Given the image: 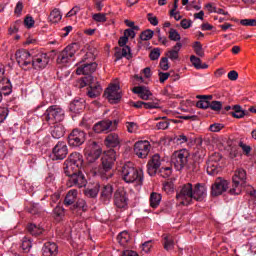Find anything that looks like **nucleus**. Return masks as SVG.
<instances>
[{
	"mask_svg": "<svg viewBox=\"0 0 256 256\" xmlns=\"http://www.w3.org/2000/svg\"><path fill=\"white\" fill-rule=\"evenodd\" d=\"M207 197V188L205 185L196 184L194 188H192V199L195 201H203Z\"/></svg>",
	"mask_w": 256,
	"mask_h": 256,
	"instance_id": "b1692460",
	"label": "nucleus"
},
{
	"mask_svg": "<svg viewBox=\"0 0 256 256\" xmlns=\"http://www.w3.org/2000/svg\"><path fill=\"white\" fill-rule=\"evenodd\" d=\"M122 179L125 183H134L135 187L141 189L143 185V170L133 167L131 162L122 167Z\"/></svg>",
	"mask_w": 256,
	"mask_h": 256,
	"instance_id": "f257e3e1",
	"label": "nucleus"
},
{
	"mask_svg": "<svg viewBox=\"0 0 256 256\" xmlns=\"http://www.w3.org/2000/svg\"><path fill=\"white\" fill-rule=\"evenodd\" d=\"M63 215H65V211L63 209V207L61 206H56L54 208V217L57 221L61 220V217H63Z\"/></svg>",
	"mask_w": 256,
	"mask_h": 256,
	"instance_id": "09e8293b",
	"label": "nucleus"
},
{
	"mask_svg": "<svg viewBox=\"0 0 256 256\" xmlns=\"http://www.w3.org/2000/svg\"><path fill=\"white\" fill-rule=\"evenodd\" d=\"M197 98L200 99V101L196 103L198 109H209L210 104L209 101H207V96H197Z\"/></svg>",
	"mask_w": 256,
	"mask_h": 256,
	"instance_id": "ea45409f",
	"label": "nucleus"
},
{
	"mask_svg": "<svg viewBox=\"0 0 256 256\" xmlns=\"http://www.w3.org/2000/svg\"><path fill=\"white\" fill-rule=\"evenodd\" d=\"M76 50L73 45L67 46L58 56L57 63L58 65H66L71 61V58L75 55Z\"/></svg>",
	"mask_w": 256,
	"mask_h": 256,
	"instance_id": "a211bd4d",
	"label": "nucleus"
},
{
	"mask_svg": "<svg viewBox=\"0 0 256 256\" xmlns=\"http://www.w3.org/2000/svg\"><path fill=\"white\" fill-rule=\"evenodd\" d=\"M219 161H221V156L219 154H214L209 157L206 171L208 175H217L221 168H219Z\"/></svg>",
	"mask_w": 256,
	"mask_h": 256,
	"instance_id": "f3484780",
	"label": "nucleus"
},
{
	"mask_svg": "<svg viewBox=\"0 0 256 256\" xmlns=\"http://www.w3.org/2000/svg\"><path fill=\"white\" fill-rule=\"evenodd\" d=\"M157 129H169V122L167 120L160 121L156 124Z\"/></svg>",
	"mask_w": 256,
	"mask_h": 256,
	"instance_id": "338daca9",
	"label": "nucleus"
},
{
	"mask_svg": "<svg viewBox=\"0 0 256 256\" xmlns=\"http://www.w3.org/2000/svg\"><path fill=\"white\" fill-rule=\"evenodd\" d=\"M154 32L153 30H146L141 33L140 39L142 41H150V39H153Z\"/></svg>",
	"mask_w": 256,
	"mask_h": 256,
	"instance_id": "de8ad7c7",
	"label": "nucleus"
},
{
	"mask_svg": "<svg viewBox=\"0 0 256 256\" xmlns=\"http://www.w3.org/2000/svg\"><path fill=\"white\" fill-rule=\"evenodd\" d=\"M120 144H121V138H119V134L117 133H110L105 138L106 147H119Z\"/></svg>",
	"mask_w": 256,
	"mask_h": 256,
	"instance_id": "cd10ccee",
	"label": "nucleus"
},
{
	"mask_svg": "<svg viewBox=\"0 0 256 256\" xmlns=\"http://www.w3.org/2000/svg\"><path fill=\"white\" fill-rule=\"evenodd\" d=\"M76 207L80 211H87V202H85V200H83V199H80V200H78Z\"/></svg>",
	"mask_w": 256,
	"mask_h": 256,
	"instance_id": "680f3d73",
	"label": "nucleus"
},
{
	"mask_svg": "<svg viewBox=\"0 0 256 256\" xmlns=\"http://www.w3.org/2000/svg\"><path fill=\"white\" fill-rule=\"evenodd\" d=\"M127 203V192L125 190H117L114 194V205L118 209H126Z\"/></svg>",
	"mask_w": 256,
	"mask_h": 256,
	"instance_id": "4be33fe9",
	"label": "nucleus"
},
{
	"mask_svg": "<svg viewBox=\"0 0 256 256\" xmlns=\"http://www.w3.org/2000/svg\"><path fill=\"white\" fill-rule=\"evenodd\" d=\"M85 109V100L80 99V100H74L70 104V111L72 113H79L80 111H83Z\"/></svg>",
	"mask_w": 256,
	"mask_h": 256,
	"instance_id": "2f4dec72",
	"label": "nucleus"
},
{
	"mask_svg": "<svg viewBox=\"0 0 256 256\" xmlns=\"http://www.w3.org/2000/svg\"><path fill=\"white\" fill-rule=\"evenodd\" d=\"M160 68L163 71H167L169 69V59L168 58H162L160 61Z\"/></svg>",
	"mask_w": 256,
	"mask_h": 256,
	"instance_id": "0e129e2a",
	"label": "nucleus"
},
{
	"mask_svg": "<svg viewBox=\"0 0 256 256\" xmlns=\"http://www.w3.org/2000/svg\"><path fill=\"white\" fill-rule=\"evenodd\" d=\"M64 173H71V171H79L83 167V155L78 152L72 153L65 162Z\"/></svg>",
	"mask_w": 256,
	"mask_h": 256,
	"instance_id": "20e7f679",
	"label": "nucleus"
},
{
	"mask_svg": "<svg viewBox=\"0 0 256 256\" xmlns=\"http://www.w3.org/2000/svg\"><path fill=\"white\" fill-rule=\"evenodd\" d=\"M161 194L154 192L150 195V206L153 207V209H157L159 207V204L161 203Z\"/></svg>",
	"mask_w": 256,
	"mask_h": 256,
	"instance_id": "4c0bfd02",
	"label": "nucleus"
},
{
	"mask_svg": "<svg viewBox=\"0 0 256 256\" xmlns=\"http://www.w3.org/2000/svg\"><path fill=\"white\" fill-rule=\"evenodd\" d=\"M80 85L81 87H86V85H89L90 89L88 90V97L91 99H95V97H99V95L103 93L101 84L97 82L93 76H85Z\"/></svg>",
	"mask_w": 256,
	"mask_h": 256,
	"instance_id": "7ed1b4c3",
	"label": "nucleus"
},
{
	"mask_svg": "<svg viewBox=\"0 0 256 256\" xmlns=\"http://www.w3.org/2000/svg\"><path fill=\"white\" fill-rule=\"evenodd\" d=\"M122 47V50H117L115 52L116 61L123 59V57H125L126 59H131V48L129 46Z\"/></svg>",
	"mask_w": 256,
	"mask_h": 256,
	"instance_id": "c756f323",
	"label": "nucleus"
},
{
	"mask_svg": "<svg viewBox=\"0 0 256 256\" xmlns=\"http://www.w3.org/2000/svg\"><path fill=\"white\" fill-rule=\"evenodd\" d=\"M161 57V50L159 48H155L150 52V59L152 61H157Z\"/></svg>",
	"mask_w": 256,
	"mask_h": 256,
	"instance_id": "864d4df0",
	"label": "nucleus"
},
{
	"mask_svg": "<svg viewBox=\"0 0 256 256\" xmlns=\"http://www.w3.org/2000/svg\"><path fill=\"white\" fill-rule=\"evenodd\" d=\"M51 134L54 139H61L65 135V128L63 125L57 124L53 127Z\"/></svg>",
	"mask_w": 256,
	"mask_h": 256,
	"instance_id": "72a5a7b5",
	"label": "nucleus"
},
{
	"mask_svg": "<svg viewBox=\"0 0 256 256\" xmlns=\"http://www.w3.org/2000/svg\"><path fill=\"white\" fill-rule=\"evenodd\" d=\"M77 195H78V192L76 189L70 190L64 199L65 205H73L77 200Z\"/></svg>",
	"mask_w": 256,
	"mask_h": 256,
	"instance_id": "f704fd0d",
	"label": "nucleus"
},
{
	"mask_svg": "<svg viewBox=\"0 0 256 256\" xmlns=\"http://www.w3.org/2000/svg\"><path fill=\"white\" fill-rule=\"evenodd\" d=\"M59 248L55 242H46L42 248L43 256H55L57 255Z\"/></svg>",
	"mask_w": 256,
	"mask_h": 256,
	"instance_id": "bb28decb",
	"label": "nucleus"
},
{
	"mask_svg": "<svg viewBox=\"0 0 256 256\" xmlns=\"http://www.w3.org/2000/svg\"><path fill=\"white\" fill-rule=\"evenodd\" d=\"M86 197H91L92 199L99 195V185H96L94 188H87L84 191Z\"/></svg>",
	"mask_w": 256,
	"mask_h": 256,
	"instance_id": "79ce46f5",
	"label": "nucleus"
},
{
	"mask_svg": "<svg viewBox=\"0 0 256 256\" xmlns=\"http://www.w3.org/2000/svg\"><path fill=\"white\" fill-rule=\"evenodd\" d=\"M97 70V63L92 62V63H85V64H80V66L76 70L77 75H86V77H93L91 73H95Z\"/></svg>",
	"mask_w": 256,
	"mask_h": 256,
	"instance_id": "5701e85b",
	"label": "nucleus"
},
{
	"mask_svg": "<svg viewBox=\"0 0 256 256\" xmlns=\"http://www.w3.org/2000/svg\"><path fill=\"white\" fill-rule=\"evenodd\" d=\"M87 134L83 130L74 129L72 133L68 136V143L70 147H81L85 143Z\"/></svg>",
	"mask_w": 256,
	"mask_h": 256,
	"instance_id": "9d476101",
	"label": "nucleus"
},
{
	"mask_svg": "<svg viewBox=\"0 0 256 256\" xmlns=\"http://www.w3.org/2000/svg\"><path fill=\"white\" fill-rule=\"evenodd\" d=\"M163 190L166 193H173V191H174L173 184H171L169 182L165 183L164 186H163Z\"/></svg>",
	"mask_w": 256,
	"mask_h": 256,
	"instance_id": "774afa93",
	"label": "nucleus"
},
{
	"mask_svg": "<svg viewBox=\"0 0 256 256\" xmlns=\"http://www.w3.org/2000/svg\"><path fill=\"white\" fill-rule=\"evenodd\" d=\"M68 153L67 144L65 142H58L52 150V157L54 160L59 161L65 159Z\"/></svg>",
	"mask_w": 256,
	"mask_h": 256,
	"instance_id": "dca6fc26",
	"label": "nucleus"
},
{
	"mask_svg": "<svg viewBox=\"0 0 256 256\" xmlns=\"http://www.w3.org/2000/svg\"><path fill=\"white\" fill-rule=\"evenodd\" d=\"M125 127L129 133L135 134L139 132V124L137 122H126Z\"/></svg>",
	"mask_w": 256,
	"mask_h": 256,
	"instance_id": "a19ab883",
	"label": "nucleus"
},
{
	"mask_svg": "<svg viewBox=\"0 0 256 256\" xmlns=\"http://www.w3.org/2000/svg\"><path fill=\"white\" fill-rule=\"evenodd\" d=\"M22 249L23 251H25V253H29V251H31V247H33V244L31 243V240H29L28 238H24L22 240Z\"/></svg>",
	"mask_w": 256,
	"mask_h": 256,
	"instance_id": "8fccbe9b",
	"label": "nucleus"
},
{
	"mask_svg": "<svg viewBox=\"0 0 256 256\" xmlns=\"http://www.w3.org/2000/svg\"><path fill=\"white\" fill-rule=\"evenodd\" d=\"M68 178L67 185L69 187H85L87 185V180L81 170H72L70 173H65Z\"/></svg>",
	"mask_w": 256,
	"mask_h": 256,
	"instance_id": "6e6552de",
	"label": "nucleus"
},
{
	"mask_svg": "<svg viewBox=\"0 0 256 256\" xmlns=\"http://www.w3.org/2000/svg\"><path fill=\"white\" fill-rule=\"evenodd\" d=\"M162 238H163L164 249L166 251H173L175 247V241L173 240V236L169 234H164Z\"/></svg>",
	"mask_w": 256,
	"mask_h": 256,
	"instance_id": "7c9ffc66",
	"label": "nucleus"
},
{
	"mask_svg": "<svg viewBox=\"0 0 256 256\" xmlns=\"http://www.w3.org/2000/svg\"><path fill=\"white\" fill-rule=\"evenodd\" d=\"M163 163L164 161L161 159V156L159 154H154L147 164L148 174L153 177V175L157 173V169H159Z\"/></svg>",
	"mask_w": 256,
	"mask_h": 256,
	"instance_id": "aec40b11",
	"label": "nucleus"
},
{
	"mask_svg": "<svg viewBox=\"0 0 256 256\" xmlns=\"http://www.w3.org/2000/svg\"><path fill=\"white\" fill-rule=\"evenodd\" d=\"M144 109H159V102H144Z\"/></svg>",
	"mask_w": 256,
	"mask_h": 256,
	"instance_id": "6e6d98bb",
	"label": "nucleus"
},
{
	"mask_svg": "<svg viewBox=\"0 0 256 256\" xmlns=\"http://www.w3.org/2000/svg\"><path fill=\"white\" fill-rule=\"evenodd\" d=\"M176 199L180 205H191V201H193V184L187 183L183 185L177 193Z\"/></svg>",
	"mask_w": 256,
	"mask_h": 256,
	"instance_id": "0eeeda50",
	"label": "nucleus"
},
{
	"mask_svg": "<svg viewBox=\"0 0 256 256\" xmlns=\"http://www.w3.org/2000/svg\"><path fill=\"white\" fill-rule=\"evenodd\" d=\"M247 183V172L243 168L235 170L232 177V187L230 189V195H241L243 187Z\"/></svg>",
	"mask_w": 256,
	"mask_h": 256,
	"instance_id": "f03ea898",
	"label": "nucleus"
},
{
	"mask_svg": "<svg viewBox=\"0 0 256 256\" xmlns=\"http://www.w3.org/2000/svg\"><path fill=\"white\" fill-rule=\"evenodd\" d=\"M171 173H173L171 166H162L160 169V175L167 179V177H171Z\"/></svg>",
	"mask_w": 256,
	"mask_h": 256,
	"instance_id": "49530a36",
	"label": "nucleus"
},
{
	"mask_svg": "<svg viewBox=\"0 0 256 256\" xmlns=\"http://www.w3.org/2000/svg\"><path fill=\"white\" fill-rule=\"evenodd\" d=\"M105 96L107 97L109 103H119V101H121V91L119 85H110L105 91Z\"/></svg>",
	"mask_w": 256,
	"mask_h": 256,
	"instance_id": "4468645a",
	"label": "nucleus"
},
{
	"mask_svg": "<svg viewBox=\"0 0 256 256\" xmlns=\"http://www.w3.org/2000/svg\"><path fill=\"white\" fill-rule=\"evenodd\" d=\"M222 107L223 103H221V101H212L210 103V109H212V111H221Z\"/></svg>",
	"mask_w": 256,
	"mask_h": 256,
	"instance_id": "5fc2aeb1",
	"label": "nucleus"
},
{
	"mask_svg": "<svg viewBox=\"0 0 256 256\" xmlns=\"http://www.w3.org/2000/svg\"><path fill=\"white\" fill-rule=\"evenodd\" d=\"M0 89L3 95H10L12 91L11 81H9L7 78H2L0 81Z\"/></svg>",
	"mask_w": 256,
	"mask_h": 256,
	"instance_id": "473e14b6",
	"label": "nucleus"
},
{
	"mask_svg": "<svg viewBox=\"0 0 256 256\" xmlns=\"http://www.w3.org/2000/svg\"><path fill=\"white\" fill-rule=\"evenodd\" d=\"M119 120H102L96 123L93 127L95 133H109L111 131H117Z\"/></svg>",
	"mask_w": 256,
	"mask_h": 256,
	"instance_id": "1a4fd4ad",
	"label": "nucleus"
},
{
	"mask_svg": "<svg viewBox=\"0 0 256 256\" xmlns=\"http://www.w3.org/2000/svg\"><path fill=\"white\" fill-rule=\"evenodd\" d=\"M100 199L103 203H109L113 199V186L111 184L104 185L100 192Z\"/></svg>",
	"mask_w": 256,
	"mask_h": 256,
	"instance_id": "393cba45",
	"label": "nucleus"
},
{
	"mask_svg": "<svg viewBox=\"0 0 256 256\" xmlns=\"http://www.w3.org/2000/svg\"><path fill=\"white\" fill-rule=\"evenodd\" d=\"M230 115L235 117V119H243L245 117V111L239 105H235L232 107V111H230Z\"/></svg>",
	"mask_w": 256,
	"mask_h": 256,
	"instance_id": "e433bc0d",
	"label": "nucleus"
},
{
	"mask_svg": "<svg viewBox=\"0 0 256 256\" xmlns=\"http://www.w3.org/2000/svg\"><path fill=\"white\" fill-rule=\"evenodd\" d=\"M190 61L196 69H199L201 67V59H199L198 57L191 56Z\"/></svg>",
	"mask_w": 256,
	"mask_h": 256,
	"instance_id": "052dcab7",
	"label": "nucleus"
},
{
	"mask_svg": "<svg viewBox=\"0 0 256 256\" xmlns=\"http://www.w3.org/2000/svg\"><path fill=\"white\" fill-rule=\"evenodd\" d=\"M9 115V110L7 108H0V123H3Z\"/></svg>",
	"mask_w": 256,
	"mask_h": 256,
	"instance_id": "bf43d9fd",
	"label": "nucleus"
},
{
	"mask_svg": "<svg viewBox=\"0 0 256 256\" xmlns=\"http://www.w3.org/2000/svg\"><path fill=\"white\" fill-rule=\"evenodd\" d=\"M61 19H63V15L61 14V11L57 8L52 10L49 16L50 23H59Z\"/></svg>",
	"mask_w": 256,
	"mask_h": 256,
	"instance_id": "58836bf2",
	"label": "nucleus"
},
{
	"mask_svg": "<svg viewBox=\"0 0 256 256\" xmlns=\"http://www.w3.org/2000/svg\"><path fill=\"white\" fill-rule=\"evenodd\" d=\"M115 160H116L115 150L110 149L107 152H105L102 156V167L104 171H109V169L113 167Z\"/></svg>",
	"mask_w": 256,
	"mask_h": 256,
	"instance_id": "412c9836",
	"label": "nucleus"
},
{
	"mask_svg": "<svg viewBox=\"0 0 256 256\" xmlns=\"http://www.w3.org/2000/svg\"><path fill=\"white\" fill-rule=\"evenodd\" d=\"M182 29H189L193 25V21L189 19H182L180 22Z\"/></svg>",
	"mask_w": 256,
	"mask_h": 256,
	"instance_id": "e2e57ef3",
	"label": "nucleus"
},
{
	"mask_svg": "<svg viewBox=\"0 0 256 256\" xmlns=\"http://www.w3.org/2000/svg\"><path fill=\"white\" fill-rule=\"evenodd\" d=\"M223 127L224 126L221 123H214L210 125V131H212V133H219Z\"/></svg>",
	"mask_w": 256,
	"mask_h": 256,
	"instance_id": "4d7b16f0",
	"label": "nucleus"
},
{
	"mask_svg": "<svg viewBox=\"0 0 256 256\" xmlns=\"http://www.w3.org/2000/svg\"><path fill=\"white\" fill-rule=\"evenodd\" d=\"M149 151H151V144L147 140L138 141L134 144V153L139 159H147Z\"/></svg>",
	"mask_w": 256,
	"mask_h": 256,
	"instance_id": "f8f14e48",
	"label": "nucleus"
},
{
	"mask_svg": "<svg viewBox=\"0 0 256 256\" xmlns=\"http://www.w3.org/2000/svg\"><path fill=\"white\" fill-rule=\"evenodd\" d=\"M172 165H174L176 171H181L187 163H189V150L181 149L173 153L171 159Z\"/></svg>",
	"mask_w": 256,
	"mask_h": 256,
	"instance_id": "39448f33",
	"label": "nucleus"
},
{
	"mask_svg": "<svg viewBox=\"0 0 256 256\" xmlns=\"http://www.w3.org/2000/svg\"><path fill=\"white\" fill-rule=\"evenodd\" d=\"M85 155L88 163H95V161L101 157V146H99L97 142H92L85 149Z\"/></svg>",
	"mask_w": 256,
	"mask_h": 256,
	"instance_id": "9b49d317",
	"label": "nucleus"
},
{
	"mask_svg": "<svg viewBox=\"0 0 256 256\" xmlns=\"http://www.w3.org/2000/svg\"><path fill=\"white\" fill-rule=\"evenodd\" d=\"M181 47H183V44L181 42H177L176 45L167 52L168 59H171V61H177L179 59V52L181 51Z\"/></svg>",
	"mask_w": 256,
	"mask_h": 256,
	"instance_id": "c85d7f7f",
	"label": "nucleus"
},
{
	"mask_svg": "<svg viewBox=\"0 0 256 256\" xmlns=\"http://www.w3.org/2000/svg\"><path fill=\"white\" fill-rule=\"evenodd\" d=\"M65 117V111L58 106H51L46 110L45 120L49 125H55V123H61Z\"/></svg>",
	"mask_w": 256,
	"mask_h": 256,
	"instance_id": "423d86ee",
	"label": "nucleus"
},
{
	"mask_svg": "<svg viewBox=\"0 0 256 256\" xmlns=\"http://www.w3.org/2000/svg\"><path fill=\"white\" fill-rule=\"evenodd\" d=\"M132 91L136 95H139L140 99H143L144 101H148V99L153 95L149 88L145 86H136L132 89Z\"/></svg>",
	"mask_w": 256,
	"mask_h": 256,
	"instance_id": "a878e982",
	"label": "nucleus"
},
{
	"mask_svg": "<svg viewBox=\"0 0 256 256\" xmlns=\"http://www.w3.org/2000/svg\"><path fill=\"white\" fill-rule=\"evenodd\" d=\"M169 39L171 41H181V34L175 28H171L169 31Z\"/></svg>",
	"mask_w": 256,
	"mask_h": 256,
	"instance_id": "a18cd8bd",
	"label": "nucleus"
},
{
	"mask_svg": "<svg viewBox=\"0 0 256 256\" xmlns=\"http://www.w3.org/2000/svg\"><path fill=\"white\" fill-rule=\"evenodd\" d=\"M239 146L241 147V149H242L243 153H245V155H249L251 153V146H249L243 142H240Z\"/></svg>",
	"mask_w": 256,
	"mask_h": 256,
	"instance_id": "69168bd1",
	"label": "nucleus"
},
{
	"mask_svg": "<svg viewBox=\"0 0 256 256\" xmlns=\"http://www.w3.org/2000/svg\"><path fill=\"white\" fill-rule=\"evenodd\" d=\"M193 49L198 57H205V51H203V46L200 42H195L193 44Z\"/></svg>",
	"mask_w": 256,
	"mask_h": 256,
	"instance_id": "c03bdc74",
	"label": "nucleus"
},
{
	"mask_svg": "<svg viewBox=\"0 0 256 256\" xmlns=\"http://www.w3.org/2000/svg\"><path fill=\"white\" fill-rule=\"evenodd\" d=\"M28 231L31 233V235H41L43 233V227L37 226L35 224H30L28 226Z\"/></svg>",
	"mask_w": 256,
	"mask_h": 256,
	"instance_id": "37998d69",
	"label": "nucleus"
},
{
	"mask_svg": "<svg viewBox=\"0 0 256 256\" xmlns=\"http://www.w3.org/2000/svg\"><path fill=\"white\" fill-rule=\"evenodd\" d=\"M92 19H94L96 23H105L107 16L103 13H96L92 16Z\"/></svg>",
	"mask_w": 256,
	"mask_h": 256,
	"instance_id": "3c124183",
	"label": "nucleus"
},
{
	"mask_svg": "<svg viewBox=\"0 0 256 256\" xmlns=\"http://www.w3.org/2000/svg\"><path fill=\"white\" fill-rule=\"evenodd\" d=\"M240 23L244 27H256V19H243L240 21Z\"/></svg>",
	"mask_w": 256,
	"mask_h": 256,
	"instance_id": "603ef678",
	"label": "nucleus"
},
{
	"mask_svg": "<svg viewBox=\"0 0 256 256\" xmlns=\"http://www.w3.org/2000/svg\"><path fill=\"white\" fill-rule=\"evenodd\" d=\"M227 189H229V181L223 178H217L212 184L211 195L213 197H219V195H223Z\"/></svg>",
	"mask_w": 256,
	"mask_h": 256,
	"instance_id": "ddd939ff",
	"label": "nucleus"
},
{
	"mask_svg": "<svg viewBox=\"0 0 256 256\" xmlns=\"http://www.w3.org/2000/svg\"><path fill=\"white\" fill-rule=\"evenodd\" d=\"M117 241L119 245H122V247H125V245L129 243V241H131V235L127 231H122L117 236Z\"/></svg>",
	"mask_w": 256,
	"mask_h": 256,
	"instance_id": "c9c22d12",
	"label": "nucleus"
},
{
	"mask_svg": "<svg viewBox=\"0 0 256 256\" xmlns=\"http://www.w3.org/2000/svg\"><path fill=\"white\" fill-rule=\"evenodd\" d=\"M16 61L20 67H27L31 65L33 58H31V53L25 49L18 50L16 52Z\"/></svg>",
	"mask_w": 256,
	"mask_h": 256,
	"instance_id": "6ab92c4d",
	"label": "nucleus"
},
{
	"mask_svg": "<svg viewBox=\"0 0 256 256\" xmlns=\"http://www.w3.org/2000/svg\"><path fill=\"white\" fill-rule=\"evenodd\" d=\"M49 61V55L40 52L32 58V66L34 67V69L39 71L41 69H45V67L49 65Z\"/></svg>",
	"mask_w": 256,
	"mask_h": 256,
	"instance_id": "2eb2a0df",
	"label": "nucleus"
},
{
	"mask_svg": "<svg viewBox=\"0 0 256 256\" xmlns=\"http://www.w3.org/2000/svg\"><path fill=\"white\" fill-rule=\"evenodd\" d=\"M175 141L176 143L183 145V143H187L189 141V138L185 134H180L176 136Z\"/></svg>",
	"mask_w": 256,
	"mask_h": 256,
	"instance_id": "13d9d810",
	"label": "nucleus"
}]
</instances>
